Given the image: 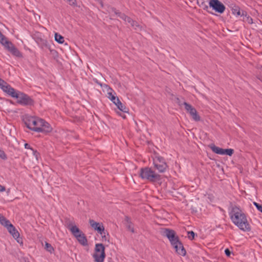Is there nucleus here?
Wrapping results in <instances>:
<instances>
[{"mask_svg": "<svg viewBox=\"0 0 262 262\" xmlns=\"http://www.w3.org/2000/svg\"><path fill=\"white\" fill-rule=\"evenodd\" d=\"M172 246L178 254L182 256H184L186 254V251L180 241L176 243L175 245H172Z\"/></svg>", "mask_w": 262, "mask_h": 262, "instance_id": "nucleus-15", "label": "nucleus"}, {"mask_svg": "<svg viewBox=\"0 0 262 262\" xmlns=\"http://www.w3.org/2000/svg\"><path fill=\"white\" fill-rule=\"evenodd\" d=\"M95 262H104L105 253V248L102 244L95 245L94 253L92 255Z\"/></svg>", "mask_w": 262, "mask_h": 262, "instance_id": "nucleus-7", "label": "nucleus"}, {"mask_svg": "<svg viewBox=\"0 0 262 262\" xmlns=\"http://www.w3.org/2000/svg\"><path fill=\"white\" fill-rule=\"evenodd\" d=\"M209 147L214 152L221 155H226L231 156L232 155L234 151L232 149L230 148L224 149L216 146L214 144L210 145Z\"/></svg>", "mask_w": 262, "mask_h": 262, "instance_id": "nucleus-13", "label": "nucleus"}, {"mask_svg": "<svg viewBox=\"0 0 262 262\" xmlns=\"http://www.w3.org/2000/svg\"><path fill=\"white\" fill-rule=\"evenodd\" d=\"M100 4H101V6L102 7V6H103V5H102V2H101V1H100Z\"/></svg>", "mask_w": 262, "mask_h": 262, "instance_id": "nucleus-35", "label": "nucleus"}, {"mask_svg": "<svg viewBox=\"0 0 262 262\" xmlns=\"http://www.w3.org/2000/svg\"><path fill=\"white\" fill-rule=\"evenodd\" d=\"M9 85L5 81L0 79V88L3 90L4 92L6 90Z\"/></svg>", "mask_w": 262, "mask_h": 262, "instance_id": "nucleus-25", "label": "nucleus"}, {"mask_svg": "<svg viewBox=\"0 0 262 262\" xmlns=\"http://www.w3.org/2000/svg\"><path fill=\"white\" fill-rule=\"evenodd\" d=\"M75 238L82 246H85L88 245V240L83 232L78 234Z\"/></svg>", "mask_w": 262, "mask_h": 262, "instance_id": "nucleus-17", "label": "nucleus"}, {"mask_svg": "<svg viewBox=\"0 0 262 262\" xmlns=\"http://www.w3.org/2000/svg\"><path fill=\"white\" fill-rule=\"evenodd\" d=\"M108 13L111 14V16H113L114 14L118 15L125 21L127 22L128 24H129L133 28L137 31H140L142 30L143 27L139 24L138 23L135 21L132 20L130 18L127 17L124 14H121L119 12H117V11L114 8H110Z\"/></svg>", "mask_w": 262, "mask_h": 262, "instance_id": "nucleus-5", "label": "nucleus"}, {"mask_svg": "<svg viewBox=\"0 0 262 262\" xmlns=\"http://www.w3.org/2000/svg\"><path fill=\"white\" fill-rule=\"evenodd\" d=\"M184 105L187 113L189 114L194 121H199L201 120V117L194 107L186 102L184 103Z\"/></svg>", "mask_w": 262, "mask_h": 262, "instance_id": "nucleus-10", "label": "nucleus"}, {"mask_svg": "<svg viewBox=\"0 0 262 262\" xmlns=\"http://www.w3.org/2000/svg\"><path fill=\"white\" fill-rule=\"evenodd\" d=\"M244 21H247L249 24H252L253 21L252 19L247 15H245V16L243 18Z\"/></svg>", "mask_w": 262, "mask_h": 262, "instance_id": "nucleus-27", "label": "nucleus"}, {"mask_svg": "<svg viewBox=\"0 0 262 262\" xmlns=\"http://www.w3.org/2000/svg\"><path fill=\"white\" fill-rule=\"evenodd\" d=\"M24 120L27 127L33 131L48 133L52 130L50 125L39 118L26 116Z\"/></svg>", "mask_w": 262, "mask_h": 262, "instance_id": "nucleus-1", "label": "nucleus"}, {"mask_svg": "<svg viewBox=\"0 0 262 262\" xmlns=\"http://www.w3.org/2000/svg\"><path fill=\"white\" fill-rule=\"evenodd\" d=\"M45 248L46 249L47 251L50 253H52L53 251H54L53 247L51 246V244L48 243H46Z\"/></svg>", "mask_w": 262, "mask_h": 262, "instance_id": "nucleus-26", "label": "nucleus"}, {"mask_svg": "<svg viewBox=\"0 0 262 262\" xmlns=\"http://www.w3.org/2000/svg\"><path fill=\"white\" fill-rule=\"evenodd\" d=\"M64 1L68 2L70 5H74L75 4V0H64Z\"/></svg>", "mask_w": 262, "mask_h": 262, "instance_id": "nucleus-31", "label": "nucleus"}, {"mask_svg": "<svg viewBox=\"0 0 262 262\" xmlns=\"http://www.w3.org/2000/svg\"><path fill=\"white\" fill-rule=\"evenodd\" d=\"M10 192V189H8L7 190V195H9V193Z\"/></svg>", "mask_w": 262, "mask_h": 262, "instance_id": "nucleus-34", "label": "nucleus"}, {"mask_svg": "<svg viewBox=\"0 0 262 262\" xmlns=\"http://www.w3.org/2000/svg\"><path fill=\"white\" fill-rule=\"evenodd\" d=\"M0 42L14 56L18 57L22 56L21 53L18 50V49L16 48L13 44L11 42L9 41L2 34H0Z\"/></svg>", "mask_w": 262, "mask_h": 262, "instance_id": "nucleus-6", "label": "nucleus"}, {"mask_svg": "<svg viewBox=\"0 0 262 262\" xmlns=\"http://www.w3.org/2000/svg\"><path fill=\"white\" fill-rule=\"evenodd\" d=\"M112 90L110 89V91L107 92L108 98L115 104L117 105V103L120 101L119 98L115 96V94H113L112 93Z\"/></svg>", "mask_w": 262, "mask_h": 262, "instance_id": "nucleus-18", "label": "nucleus"}, {"mask_svg": "<svg viewBox=\"0 0 262 262\" xmlns=\"http://www.w3.org/2000/svg\"><path fill=\"white\" fill-rule=\"evenodd\" d=\"M89 223L92 228L101 235L103 241L107 239L106 237V233L105 231L104 227L102 223L96 222L93 220H90Z\"/></svg>", "mask_w": 262, "mask_h": 262, "instance_id": "nucleus-9", "label": "nucleus"}, {"mask_svg": "<svg viewBox=\"0 0 262 262\" xmlns=\"http://www.w3.org/2000/svg\"><path fill=\"white\" fill-rule=\"evenodd\" d=\"M25 147L26 149H29L31 151L33 157L35 158L36 161H38L39 158V154L37 152L36 150H34L32 148H31L30 145L28 143L25 144Z\"/></svg>", "mask_w": 262, "mask_h": 262, "instance_id": "nucleus-19", "label": "nucleus"}, {"mask_svg": "<svg viewBox=\"0 0 262 262\" xmlns=\"http://www.w3.org/2000/svg\"><path fill=\"white\" fill-rule=\"evenodd\" d=\"M187 235H188V237L190 239L192 240L194 238L195 233L193 231H191L188 232Z\"/></svg>", "mask_w": 262, "mask_h": 262, "instance_id": "nucleus-28", "label": "nucleus"}, {"mask_svg": "<svg viewBox=\"0 0 262 262\" xmlns=\"http://www.w3.org/2000/svg\"><path fill=\"white\" fill-rule=\"evenodd\" d=\"M4 92L13 98L17 100V102L23 105H31L33 104V100L27 95L15 90L10 85L7 87Z\"/></svg>", "mask_w": 262, "mask_h": 262, "instance_id": "nucleus-3", "label": "nucleus"}, {"mask_svg": "<svg viewBox=\"0 0 262 262\" xmlns=\"http://www.w3.org/2000/svg\"><path fill=\"white\" fill-rule=\"evenodd\" d=\"M6 190V188L4 186L0 185V192H3Z\"/></svg>", "mask_w": 262, "mask_h": 262, "instance_id": "nucleus-33", "label": "nucleus"}, {"mask_svg": "<svg viewBox=\"0 0 262 262\" xmlns=\"http://www.w3.org/2000/svg\"><path fill=\"white\" fill-rule=\"evenodd\" d=\"M209 5L215 12L219 13L222 14L225 11V6L219 0H210Z\"/></svg>", "mask_w": 262, "mask_h": 262, "instance_id": "nucleus-12", "label": "nucleus"}, {"mask_svg": "<svg viewBox=\"0 0 262 262\" xmlns=\"http://www.w3.org/2000/svg\"><path fill=\"white\" fill-rule=\"evenodd\" d=\"M0 223L6 228L11 224L9 220H7L4 216L0 214Z\"/></svg>", "mask_w": 262, "mask_h": 262, "instance_id": "nucleus-22", "label": "nucleus"}, {"mask_svg": "<svg viewBox=\"0 0 262 262\" xmlns=\"http://www.w3.org/2000/svg\"><path fill=\"white\" fill-rule=\"evenodd\" d=\"M68 228L75 237H76L78 234L82 233L78 227L73 223L69 224L68 226Z\"/></svg>", "mask_w": 262, "mask_h": 262, "instance_id": "nucleus-16", "label": "nucleus"}, {"mask_svg": "<svg viewBox=\"0 0 262 262\" xmlns=\"http://www.w3.org/2000/svg\"><path fill=\"white\" fill-rule=\"evenodd\" d=\"M139 176L143 180H148L150 182L159 181L160 176L156 172L151 168L146 167L140 169Z\"/></svg>", "mask_w": 262, "mask_h": 262, "instance_id": "nucleus-4", "label": "nucleus"}, {"mask_svg": "<svg viewBox=\"0 0 262 262\" xmlns=\"http://www.w3.org/2000/svg\"><path fill=\"white\" fill-rule=\"evenodd\" d=\"M119 115L122 116L123 118H125V116H122L120 114H119Z\"/></svg>", "mask_w": 262, "mask_h": 262, "instance_id": "nucleus-36", "label": "nucleus"}, {"mask_svg": "<svg viewBox=\"0 0 262 262\" xmlns=\"http://www.w3.org/2000/svg\"><path fill=\"white\" fill-rule=\"evenodd\" d=\"M153 164L155 168L161 173L165 172L167 168V164L164 159L159 156L155 157L153 160Z\"/></svg>", "mask_w": 262, "mask_h": 262, "instance_id": "nucleus-8", "label": "nucleus"}, {"mask_svg": "<svg viewBox=\"0 0 262 262\" xmlns=\"http://www.w3.org/2000/svg\"><path fill=\"white\" fill-rule=\"evenodd\" d=\"M225 254L227 256H229L230 255V251L228 249H226L225 250Z\"/></svg>", "mask_w": 262, "mask_h": 262, "instance_id": "nucleus-32", "label": "nucleus"}, {"mask_svg": "<svg viewBox=\"0 0 262 262\" xmlns=\"http://www.w3.org/2000/svg\"><path fill=\"white\" fill-rule=\"evenodd\" d=\"M254 205L256 206V207L257 208V209L259 211H260L261 212H262V205H259V204L257 203H254Z\"/></svg>", "mask_w": 262, "mask_h": 262, "instance_id": "nucleus-29", "label": "nucleus"}, {"mask_svg": "<svg viewBox=\"0 0 262 262\" xmlns=\"http://www.w3.org/2000/svg\"><path fill=\"white\" fill-rule=\"evenodd\" d=\"M6 228L13 237L17 240L18 243L22 244V242H20V239L19 238V233L12 224L9 225Z\"/></svg>", "mask_w": 262, "mask_h": 262, "instance_id": "nucleus-14", "label": "nucleus"}, {"mask_svg": "<svg viewBox=\"0 0 262 262\" xmlns=\"http://www.w3.org/2000/svg\"><path fill=\"white\" fill-rule=\"evenodd\" d=\"M232 13L236 16H244L245 12L244 11L241 12L240 9L238 7H234L232 9Z\"/></svg>", "mask_w": 262, "mask_h": 262, "instance_id": "nucleus-21", "label": "nucleus"}, {"mask_svg": "<svg viewBox=\"0 0 262 262\" xmlns=\"http://www.w3.org/2000/svg\"><path fill=\"white\" fill-rule=\"evenodd\" d=\"M229 214L232 223L241 230L245 232L250 231L251 227L247 216L239 207H233Z\"/></svg>", "mask_w": 262, "mask_h": 262, "instance_id": "nucleus-2", "label": "nucleus"}, {"mask_svg": "<svg viewBox=\"0 0 262 262\" xmlns=\"http://www.w3.org/2000/svg\"><path fill=\"white\" fill-rule=\"evenodd\" d=\"M0 34H2V33L0 32Z\"/></svg>", "mask_w": 262, "mask_h": 262, "instance_id": "nucleus-37", "label": "nucleus"}, {"mask_svg": "<svg viewBox=\"0 0 262 262\" xmlns=\"http://www.w3.org/2000/svg\"><path fill=\"white\" fill-rule=\"evenodd\" d=\"M116 105L117 106L118 109L124 113H126L128 112L126 107L120 101L118 102V103H117V105Z\"/></svg>", "mask_w": 262, "mask_h": 262, "instance_id": "nucleus-24", "label": "nucleus"}, {"mask_svg": "<svg viewBox=\"0 0 262 262\" xmlns=\"http://www.w3.org/2000/svg\"><path fill=\"white\" fill-rule=\"evenodd\" d=\"M0 158L3 159H6V156L4 152L0 149Z\"/></svg>", "mask_w": 262, "mask_h": 262, "instance_id": "nucleus-30", "label": "nucleus"}, {"mask_svg": "<svg viewBox=\"0 0 262 262\" xmlns=\"http://www.w3.org/2000/svg\"><path fill=\"white\" fill-rule=\"evenodd\" d=\"M125 224L126 225V227L127 228L128 230L130 231V232L134 233V229L133 227V225L130 221V220L129 217H126L125 219Z\"/></svg>", "mask_w": 262, "mask_h": 262, "instance_id": "nucleus-20", "label": "nucleus"}, {"mask_svg": "<svg viewBox=\"0 0 262 262\" xmlns=\"http://www.w3.org/2000/svg\"><path fill=\"white\" fill-rule=\"evenodd\" d=\"M162 234L168 238L171 245H175L176 243L180 241L175 232L172 230L164 229L162 230Z\"/></svg>", "mask_w": 262, "mask_h": 262, "instance_id": "nucleus-11", "label": "nucleus"}, {"mask_svg": "<svg viewBox=\"0 0 262 262\" xmlns=\"http://www.w3.org/2000/svg\"><path fill=\"white\" fill-rule=\"evenodd\" d=\"M55 40L59 43H63L64 41L63 37L57 33H55Z\"/></svg>", "mask_w": 262, "mask_h": 262, "instance_id": "nucleus-23", "label": "nucleus"}]
</instances>
